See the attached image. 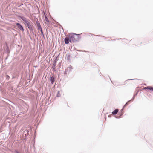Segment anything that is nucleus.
<instances>
[{
  "label": "nucleus",
  "instance_id": "obj_1",
  "mask_svg": "<svg viewBox=\"0 0 153 153\" xmlns=\"http://www.w3.org/2000/svg\"><path fill=\"white\" fill-rule=\"evenodd\" d=\"M18 17L19 18H20L24 22L25 25L28 27L29 30L33 28V23H30V21L29 20H27V19L25 17L20 16H19Z\"/></svg>",
  "mask_w": 153,
  "mask_h": 153
},
{
  "label": "nucleus",
  "instance_id": "obj_2",
  "mask_svg": "<svg viewBox=\"0 0 153 153\" xmlns=\"http://www.w3.org/2000/svg\"><path fill=\"white\" fill-rule=\"evenodd\" d=\"M74 35H76L75 36H69L71 42H75L78 41L80 38V34H76L74 33Z\"/></svg>",
  "mask_w": 153,
  "mask_h": 153
},
{
  "label": "nucleus",
  "instance_id": "obj_3",
  "mask_svg": "<svg viewBox=\"0 0 153 153\" xmlns=\"http://www.w3.org/2000/svg\"><path fill=\"white\" fill-rule=\"evenodd\" d=\"M16 25L17 26V27L19 29V30L22 31L24 30V29L23 27V26L21 24L19 23H16Z\"/></svg>",
  "mask_w": 153,
  "mask_h": 153
},
{
  "label": "nucleus",
  "instance_id": "obj_4",
  "mask_svg": "<svg viewBox=\"0 0 153 153\" xmlns=\"http://www.w3.org/2000/svg\"><path fill=\"white\" fill-rule=\"evenodd\" d=\"M64 41L65 44H68L69 42H71L70 39V37H66L65 38Z\"/></svg>",
  "mask_w": 153,
  "mask_h": 153
},
{
  "label": "nucleus",
  "instance_id": "obj_5",
  "mask_svg": "<svg viewBox=\"0 0 153 153\" xmlns=\"http://www.w3.org/2000/svg\"><path fill=\"white\" fill-rule=\"evenodd\" d=\"M50 80L51 84H53L55 81V78H54L53 75L52 76H51L50 78Z\"/></svg>",
  "mask_w": 153,
  "mask_h": 153
},
{
  "label": "nucleus",
  "instance_id": "obj_6",
  "mask_svg": "<svg viewBox=\"0 0 153 153\" xmlns=\"http://www.w3.org/2000/svg\"><path fill=\"white\" fill-rule=\"evenodd\" d=\"M56 62H57V60H56V59L54 61L53 63V66L52 68V69H53V70H55V69L56 68L55 66L56 65Z\"/></svg>",
  "mask_w": 153,
  "mask_h": 153
},
{
  "label": "nucleus",
  "instance_id": "obj_7",
  "mask_svg": "<svg viewBox=\"0 0 153 153\" xmlns=\"http://www.w3.org/2000/svg\"><path fill=\"white\" fill-rule=\"evenodd\" d=\"M119 109H115L112 112V114L113 115H116L118 112Z\"/></svg>",
  "mask_w": 153,
  "mask_h": 153
},
{
  "label": "nucleus",
  "instance_id": "obj_8",
  "mask_svg": "<svg viewBox=\"0 0 153 153\" xmlns=\"http://www.w3.org/2000/svg\"><path fill=\"white\" fill-rule=\"evenodd\" d=\"M70 71H71L70 70L68 69V68H67L66 69H65V70L64 72V75H66L67 74V73L68 71L69 72Z\"/></svg>",
  "mask_w": 153,
  "mask_h": 153
},
{
  "label": "nucleus",
  "instance_id": "obj_9",
  "mask_svg": "<svg viewBox=\"0 0 153 153\" xmlns=\"http://www.w3.org/2000/svg\"><path fill=\"white\" fill-rule=\"evenodd\" d=\"M29 30H30V33H31L33 35H34L36 36V35L34 32L33 28L29 29Z\"/></svg>",
  "mask_w": 153,
  "mask_h": 153
},
{
  "label": "nucleus",
  "instance_id": "obj_10",
  "mask_svg": "<svg viewBox=\"0 0 153 153\" xmlns=\"http://www.w3.org/2000/svg\"><path fill=\"white\" fill-rule=\"evenodd\" d=\"M131 101L129 100L126 102L124 106H123V108H124L128 104V102Z\"/></svg>",
  "mask_w": 153,
  "mask_h": 153
},
{
  "label": "nucleus",
  "instance_id": "obj_11",
  "mask_svg": "<svg viewBox=\"0 0 153 153\" xmlns=\"http://www.w3.org/2000/svg\"><path fill=\"white\" fill-rule=\"evenodd\" d=\"M44 14H45V21L47 22H49V21L48 18H47V17L45 15V13H44Z\"/></svg>",
  "mask_w": 153,
  "mask_h": 153
},
{
  "label": "nucleus",
  "instance_id": "obj_12",
  "mask_svg": "<svg viewBox=\"0 0 153 153\" xmlns=\"http://www.w3.org/2000/svg\"><path fill=\"white\" fill-rule=\"evenodd\" d=\"M61 96V94L60 93V91H58L57 94L56 95V97H60Z\"/></svg>",
  "mask_w": 153,
  "mask_h": 153
},
{
  "label": "nucleus",
  "instance_id": "obj_13",
  "mask_svg": "<svg viewBox=\"0 0 153 153\" xmlns=\"http://www.w3.org/2000/svg\"><path fill=\"white\" fill-rule=\"evenodd\" d=\"M10 78V76L8 75H6V79L7 80H9Z\"/></svg>",
  "mask_w": 153,
  "mask_h": 153
},
{
  "label": "nucleus",
  "instance_id": "obj_14",
  "mask_svg": "<svg viewBox=\"0 0 153 153\" xmlns=\"http://www.w3.org/2000/svg\"><path fill=\"white\" fill-rule=\"evenodd\" d=\"M67 59L68 60H71V56L70 55H68L67 56Z\"/></svg>",
  "mask_w": 153,
  "mask_h": 153
},
{
  "label": "nucleus",
  "instance_id": "obj_15",
  "mask_svg": "<svg viewBox=\"0 0 153 153\" xmlns=\"http://www.w3.org/2000/svg\"><path fill=\"white\" fill-rule=\"evenodd\" d=\"M37 27H38V29L40 30L41 29H42L41 26L40 25H39L37 26Z\"/></svg>",
  "mask_w": 153,
  "mask_h": 153
},
{
  "label": "nucleus",
  "instance_id": "obj_16",
  "mask_svg": "<svg viewBox=\"0 0 153 153\" xmlns=\"http://www.w3.org/2000/svg\"><path fill=\"white\" fill-rule=\"evenodd\" d=\"M137 94H135L134 95L132 99H131V100H130V101H133L134 99V98H135V95H136Z\"/></svg>",
  "mask_w": 153,
  "mask_h": 153
},
{
  "label": "nucleus",
  "instance_id": "obj_17",
  "mask_svg": "<svg viewBox=\"0 0 153 153\" xmlns=\"http://www.w3.org/2000/svg\"><path fill=\"white\" fill-rule=\"evenodd\" d=\"M152 87H150V86H147L146 87V88H147V89H149L150 90H151V88H152Z\"/></svg>",
  "mask_w": 153,
  "mask_h": 153
},
{
  "label": "nucleus",
  "instance_id": "obj_18",
  "mask_svg": "<svg viewBox=\"0 0 153 153\" xmlns=\"http://www.w3.org/2000/svg\"><path fill=\"white\" fill-rule=\"evenodd\" d=\"M36 25H37V26H38L39 25H40V24L39 22L38 21H37L36 22Z\"/></svg>",
  "mask_w": 153,
  "mask_h": 153
},
{
  "label": "nucleus",
  "instance_id": "obj_19",
  "mask_svg": "<svg viewBox=\"0 0 153 153\" xmlns=\"http://www.w3.org/2000/svg\"><path fill=\"white\" fill-rule=\"evenodd\" d=\"M67 68H68V69H69L70 70V69H72L73 68H72V67L70 65V66L69 67H67Z\"/></svg>",
  "mask_w": 153,
  "mask_h": 153
},
{
  "label": "nucleus",
  "instance_id": "obj_20",
  "mask_svg": "<svg viewBox=\"0 0 153 153\" xmlns=\"http://www.w3.org/2000/svg\"><path fill=\"white\" fill-rule=\"evenodd\" d=\"M40 30L41 31V32L42 35L43 36H44V34H43V32L42 31V29H41V30Z\"/></svg>",
  "mask_w": 153,
  "mask_h": 153
},
{
  "label": "nucleus",
  "instance_id": "obj_21",
  "mask_svg": "<svg viewBox=\"0 0 153 153\" xmlns=\"http://www.w3.org/2000/svg\"><path fill=\"white\" fill-rule=\"evenodd\" d=\"M134 79H128L127 81H128V80H134Z\"/></svg>",
  "mask_w": 153,
  "mask_h": 153
},
{
  "label": "nucleus",
  "instance_id": "obj_22",
  "mask_svg": "<svg viewBox=\"0 0 153 153\" xmlns=\"http://www.w3.org/2000/svg\"><path fill=\"white\" fill-rule=\"evenodd\" d=\"M27 133L26 134H25V137L28 135V132H29V131H27Z\"/></svg>",
  "mask_w": 153,
  "mask_h": 153
},
{
  "label": "nucleus",
  "instance_id": "obj_23",
  "mask_svg": "<svg viewBox=\"0 0 153 153\" xmlns=\"http://www.w3.org/2000/svg\"><path fill=\"white\" fill-rule=\"evenodd\" d=\"M15 153H19V152L17 150L15 151Z\"/></svg>",
  "mask_w": 153,
  "mask_h": 153
},
{
  "label": "nucleus",
  "instance_id": "obj_24",
  "mask_svg": "<svg viewBox=\"0 0 153 153\" xmlns=\"http://www.w3.org/2000/svg\"><path fill=\"white\" fill-rule=\"evenodd\" d=\"M15 78V76H12V79H14Z\"/></svg>",
  "mask_w": 153,
  "mask_h": 153
},
{
  "label": "nucleus",
  "instance_id": "obj_25",
  "mask_svg": "<svg viewBox=\"0 0 153 153\" xmlns=\"http://www.w3.org/2000/svg\"><path fill=\"white\" fill-rule=\"evenodd\" d=\"M151 89V91H153V87H152V88Z\"/></svg>",
  "mask_w": 153,
  "mask_h": 153
},
{
  "label": "nucleus",
  "instance_id": "obj_26",
  "mask_svg": "<svg viewBox=\"0 0 153 153\" xmlns=\"http://www.w3.org/2000/svg\"><path fill=\"white\" fill-rule=\"evenodd\" d=\"M123 108H123L121 110V112H122V111H123Z\"/></svg>",
  "mask_w": 153,
  "mask_h": 153
},
{
  "label": "nucleus",
  "instance_id": "obj_27",
  "mask_svg": "<svg viewBox=\"0 0 153 153\" xmlns=\"http://www.w3.org/2000/svg\"><path fill=\"white\" fill-rule=\"evenodd\" d=\"M111 117V115H109L108 116V117Z\"/></svg>",
  "mask_w": 153,
  "mask_h": 153
},
{
  "label": "nucleus",
  "instance_id": "obj_28",
  "mask_svg": "<svg viewBox=\"0 0 153 153\" xmlns=\"http://www.w3.org/2000/svg\"><path fill=\"white\" fill-rule=\"evenodd\" d=\"M123 114V113L121 114H120V115L119 116V117H120V116H122V115Z\"/></svg>",
  "mask_w": 153,
  "mask_h": 153
},
{
  "label": "nucleus",
  "instance_id": "obj_29",
  "mask_svg": "<svg viewBox=\"0 0 153 153\" xmlns=\"http://www.w3.org/2000/svg\"><path fill=\"white\" fill-rule=\"evenodd\" d=\"M147 89L146 87L144 88V89Z\"/></svg>",
  "mask_w": 153,
  "mask_h": 153
},
{
  "label": "nucleus",
  "instance_id": "obj_30",
  "mask_svg": "<svg viewBox=\"0 0 153 153\" xmlns=\"http://www.w3.org/2000/svg\"><path fill=\"white\" fill-rule=\"evenodd\" d=\"M30 39H31V37H30Z\"/></svg>",
  "mask_w": 153,
  "mask_h": 153
},
{
  "label": "nucleus",
  "instance_id": "obj_31",
  "mask_svg": "<svg viewBox=\"0 0 153 153\" xmlns=\"http://www.w3.org/2000/svg\"><path fill=\"white\" fill-rule=\"evenodd\" d=\"M98 36V35L96 36Z\"/></svg>",
  "mask_w": 153,
  "mask_h": 153
}]
</instances>
